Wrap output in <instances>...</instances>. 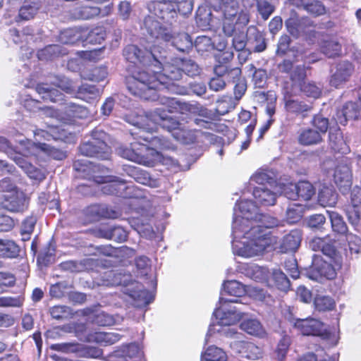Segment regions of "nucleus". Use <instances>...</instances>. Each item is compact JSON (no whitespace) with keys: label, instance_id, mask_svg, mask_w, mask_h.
I'll return each instance as SVG.
<instances>
[{"label":"nucleus","instance_id":"nucleus-1","mask_svg":"<svg viewBox=\"0 0 361 361\" xmlns=\"http://www.w3.org/2000/svg\"><path fill=\"white\" fill-rule=\"evenodd\" d=\"M279 221L267 214H257L255 220H237L233 226V252L244 258L262 256L276 248L278 238L268 228L277 226Z\"/></svg>","mask_w":361,"mask_h":361},{"label":"nucleus","instance_id":"nucleus-2","mask_svg":"<svg viewBox=\"0 0 361 361\" xmlns=\"http://www.w3.org/2000/svg\"><path fill=\"white\" fill-rule=\"evenodd\" d=\"M158 58L161 61V68H150L149 71L137 68L132 73L128 82V90L135 96L145 100L155 101L159 98L157 91L171 89L173 81L178 80L182 77L181 66L178 67L169 62L164 63V57L159 51Z\"/></svg>","mask_w":361,"mask_h":361},{"label":"nucleus","instance_id":"nucleus-3","mask_svg":"<svg viewBox=\"0 0 361 361\" xmlns=\"http://www.w3.org/2000/svg\"><path fill=\"white\" fill-rule=\"evenodd\" d=\"M238 300H230L226 298L220 297V307H217L214 312V316L216 318V323H213L209 327L206 335V341L216 332L222 334L227 337H234L239 338V334L235 329L226 326H232L238 322L243 317L242 311L232 303L238 302Z\"/></svg>","mask_w":361,"mask_h":361},{"label":"nucleus","instance_id":"nucleus-4","mask_svg":"<svg viewBox=\"0 0 361 361\" xmlns=\"http://www.w3.org/2000/svg\"><path fill=\"white\" fill-rule=\"evenodd\" d=\"M145 29L149 39L171 42V44L180 52H187L192 47L190 36L186 32L176 33L161 25L154 16H149L144 20Z\"/></svg>","mask_w":361,"mask_h":361},{"label":"nucleus","instance_id":"nucleus-5","mask_svg":"<svg viewBox=\"0 0 361 361\" xmlns=\"http://www.w3.org/2000/svg\"><path fill=\"white\" fill-rule=\"evenodd\" d=\"M74 169L78 172L84 173L83 177L93 179L98 184L104 183L102 190L107 195H121V190L125 188V182L121 180L112 179L109 176H102L96 175L97 173H104L106 169L100 165L94 164L87 160H77L73 164Z\"/></svg>","mask_w":361,"mask_h":361},{"label":"nucleus","instance_id":"nucleus-6","mask_svg":"<svg viewBox=\"0 0 361 361\" xmlns=\"http://www.w3.org/2000/svg\"><path fill=\"white\" fill-rule=\"evenodd\" d=\"M129 122L137 128H145L147 130H154L156 126L159 125L171 132L172 135L182 125L177 119L169 116L164 109H157L152 112L130 118Z\"/></svg>","mask_w":361,"mask_h":361},{"label":"nucleus","instance_id":"nucleus-7","mask_svg":"<svg viewBox=\"0 0 361 361\" xmlns=\"http://www.w3.org/2000/svg\"><path fill=\"white\" fill-rule=\"evenodd\" d=\"M223 13V31L226 35H232L235 25L245 26L250 21L247 12L239 7L237 0H216Z\"/></svg>","mask_w":361,"mask_h":361},{"label":"nucleus","instance_id":"nucleus-8","mask_svg":"<svg viewBox=\"0 0 361 361\" xmlns=\"http://www.w3.org/2000/svg\"><path fill=\"white\" fill-rule=\"evenodd\" d=\"M123 56L130 63H140L144 67H139L142 70L150 71L151 67H157L159 70L161 68V61L158 58L155 45H148L144 50L138 47L130 44L123 50ZM137 67H135L133 72ZM133 73H131L132 74ZM132 75L127 79V82Z\"/></svg>","mask_w":361,"mask_h":361},{"label":"nucleus","instance_id":"nucleus-9","mask_svg":"<svg viewBox=\"0 0 361 361\" xmlns=\"http://www.w3.org/2000/svg\"><path fill=\"white\" fill-rule=\"evenodd\" d=\"M192 8V0H154L149 5V10L153 8L155 16L167 21L173 18L177 11L187 15Z\"/></svg>","mask_w":361,"mask_h":361},{"label":"nucleus","instance_id":"nucleus-10","mask_svg":"<svg viewBox=\"0 0 361 361\" xmlns=\"http://www.w3.org/2000/svg\"><path fill=\"white\" fill-rule=\"evenodd\" d=\"M106 133L100 130H94L92 140L80 146V152L87 157H95L101 159H108L110 148L105 142Z\"/></svg>","mask_w":361,"mask_h":361},{"label":"nucleus","instance_id":"nucleus-11","mask_svg":"<svg viewBox=\"0 0 361 361\" xmlns=\"http://www.w3.org/2000/svg\"><path fill=\"white\" fill-rule=\"evenodd\" d=\"M306 72L305 66H297L295 71L291 73V81L293 92L297 94L302 92L307 97L317 98L321 94V88L311 82L305 80Z\"/></svg>","mask_w":361,"mask_h":361},{"label":"nucleus","instance_id":"nucleus-12","mask_svg":"<svg viewBox=\"0 0 361 361\" xmlns=\"http://www.w3.org/2000/svg\"><path fill=\"white\" fill-rule=\"evenodd\" d=\"M57 87L69 94L73 93L74 91L71 85L68 81L64 82L63 80L60 81L56 85L47 83L37 85L36 91L41 95L43 100L58 102L63 100V94Z\"/></svg>","mask_w":361,"mask_h":361},{"label":"nucleus","instance_id":"nucleus-13","mask_svg":"<svg viewBox=\"0 0 361 361\" xmlns=\"http://www.w3.org/2000/svg\"><path fill=\"white\" fill-rule=\"evenodd\" d=\"M293 326L305 336H317L324 339H327L329 336V333L324 329V324L312 317L296 319Z\"/></svg>","mask_w":361,"mask_h":361},{"label":"nucleus","instance_id":"nucleus-14","mask_svg":"<svg viewBox=\"0 0 361 361\" xmlns=\"http://www.w3.org/2000/svg\"><path fill=\"white\" fill-rule=\"evenodd\" d=\"M21 149L23 154L25 155H39L42 152L56 160H62L66 157V154L63 151L46 143L36 144L31 140H27L22 143Z\"/></svg>","mask_w":361,"mask_h":361},{"label":"nucleus","instance_id":"nucleus-15","mask_svg":"<svg viewBox=\"0 0 361 361\" xmlns=\"http://www.w3.org/2000/svg\"><path fill=\"white\" fill-rule=\"evenodd\" d=\"M336 276L335 269L330 262L324 260L319 255L312 256V263L308 274L310 279L315 281H319L322 277L333 279Z\"/></svg>","mask_w":361,"mask_h":361},{"label":"nucleus","instance_id":"nucleus-16","mask_svg":"<svg viewBox=\"0 0 361 361\" xmlns=\"http://www.w3.org/2000/svg\"><path fill=\"white\" fill-rule=\"evenodd\" d=\"M26 140H22L20 142L18 147V152H15L11 157L14 162L21 168L25 173L32 179H35L41 181L45 178L44 173L33 166L30 161L27 160L25 157H37V155H25L22 152V143Z\"/></svg>","mask_w":361,"mask_h":361},{"label":"nucleus","instance_id":"nucleus-17","mask_svg":"<svg viewBox=\"0 0 361 361\" xmlns=\"http://www.w3.org/2000/svg\"><path fill=\"white\" fill-rule=\"evenodd\" d=\"M295 95L293 89L291 92H286L284 95L285 109L289 114L295 116H301L302 118L307 116V114L312 111V106L310 102L300 101L294 97Z\"/></svg>","mask_w":361,"mask_h":361},{"label":"nucleus","instance_id":"nucleus-18","mask_svg":"<svg viewBox=\"0 0 361 361\" xmlns=\"http://www.w3.org/2000/svg\"><path fill=\"white\" fill-rule=\"evenodd\" d=\"M138 132H132V135H137V139L142 141L147 142L154 149L160 152L165 150L173 149V145L171 142L164 137L152 136L150 133L152 130H147L145 128H138Z\"/></svg>","mask_w":361,"mask_h":361},{"label":"nucleus","instance_id":"nucleus-19","mask_svg":"<svg viewBox=\"0 0 361 361\" xmlns=\"http://www.w3.org/2000/svg\"><path fill=\"white\" fill-rule=\"evenodd\" d=\"M346 214L352 225L357 226L361 221V188L355 186L350 192V204L347 207Z\"/></svg>","mask_w":361,"mask_h":361},{"label":"nucleus","instance_id":"nucleus-20","mask_svg":"<svg viewBox=\"0 0 361 361\" xmlns=\"http://www.w3.org/2000/svg\"><path fill=\"white\" fill-rule=\"evenodd\" d=\"M1 199L2 206L12 212H20L27 208V200L22 191H14L11 193L3 195Z\"/></svg>","mask_w":361,"mask_h":361},{"label":"nucleus","instance_id":"nucleus-21","mask_svg":"<svg viewBox=\"0 0 361 361\" xmlns=\"http://www.w3.org/2000/svg\"><path fill=\"white\" fill-rule=\"evenodd\" d=\"M125 293L134 301V305L138 307L146 306L154 299L152 293L137 282L128 287Z\"/></svg>","mask_w":361,"mask_h":361},{"label":"nucleus","instance_id":"nucleus-22","mask_svg":"<svg viewBox=\"0 0 361 361\" xmlns=\"http://www.w3.org/2000/svg\"><path fill=\"white\" fill-rule=\"evenodd\" d=\"M257 207L250 200H241L234 207V219L232 224V236L233 237V226L238 219H247L255 220L257 215Z\"/></svg>","mask_w":361,"mask_h":361},{"label":"nucleus","instance_id":"nucleus-23","mask_svg":"<svg viewBox=\"0 0 361 361\" xmlns=\"http://www.w3.org/2000/svg\"><path fill=\"white\" fill-rule=\"evenodd\" d=\"M279 189L281 188L276 185H273V188L257 186L254 188L252 194L259 204L264 206H271L275 204Z\"/></svg>","mask_w":361,"mask_h":361},{"label":"nucleus","instance_id":"nucleus-24","mask_svg":"<svg viewBox=\"0 0 361 361\" xmlns=\"http://www.w3.org/2000/svg\"><path fill=\"white\" fill-rule=\"evenodd\" d=\"M140 164L145 166H153L156 162H164L163 153L151 145L140 142Z\"/></svg>","mask_w":361,"mask_h":361},{"label":"nucleus","instance_id":"nucleus-25","mask_svg":"<svg viewBox=\"0 0 361 361\" xmlns=\"http://www.w3.org/2000/svg\"><path fill=\"white\" fill-rule=\"evenodd\" d=\"M354 68L350 62L347 61L340 62L336 67V72L332 75L330 80L331 86L338 88L341 87L353 73Z\"/></svg>","mask_w":361,"mask_h":361},{"label":"nucleus","instance_id":"nucleus-26","mask_svg":"<svg viewBox=\"0 0 361 361\" xmlns=\"http://www.w3.org/2000/svg\"><path fill=\"white\" fill-rule=\"evenodd\" d=\"M334 182L342 193L348 191L352 185L351 172L347 164L336 166L334 175Z\"/></svg>","mask_w":361,"mask_h":361},{"label":"nucleus","instance_id":"nucleus-27","mask_svg":"<svg viewBox=\"0 0 361 361\" xmlns=\"http://www.w3.org/2000/svg\"><path fill=\"white\" fill-rule=\"evenodd\" d=\"M302 235L299 230H293L288 234L283 236L280 241V244L276 249H279L281 252H295L299 247L301 243Z\"/></svg>","mask_w":361,"mask_h":361},{"label":"nucleus","instance_id":"nucleus-28","mask_svg":"<svg viewBox=\"0 0 361 361\" xmlns=\"http://www.w3.org/2000/svg\"><path fill=\"white\" fill-rule=\"evenodd\" d=\"M285 25L290 35L298 37L307 32L310 23L307 18H299L296 15H293L286 20Z\"/></svg>","mask_w":361,"mask_h":361},{"label":"nucleus","instance_id":"nucleus-29","mask_svg":"<svg viewBox=\"0 0 361 361\" xmlns=\"http://www.w3.org/2000/svg\"><path fill=\"white\" fill-rule=\"evenodd\" d=\"M309 247L313 251L321 252L330 259L334 258L336 255L334 246L329 242L326 238H313L309 242Z\"/></svg>","mask_w":361,"mask_h":361},{"label":"nucleus","instance_id":"nucleus-30","mask_svg":"<svg viewBox=\"0 0 361 361\" xmlns=\"http://www.w3.org/2000/svg\"><path fill=\"white\" fill-rule=\"evenodd\" d=\"M98 235L104 238L116 242H123L128 236L126 231L118 226H103L99 229Z\"/></svg>","mask_w":361,"mask_h":361},{"label":"nucleus","instance_id":"nucleus-31","mask_svg":"<svg viewBox=\"0 0 361 361\" xmlns=\"http://www.w3.org/2000/svg\"><path fill=\"white\" fill-rule=\"evenodd\" d=\"M247 286H244L235 280L227 281L223 283L221 296L231 295L236 298L244 295L247 292Z\"/></svg>","mask_w":361,"mask_h":361},{"label":"nucleus","instance_id":"nucleus-32","mask_svg":"<svg viewBox=\"0 0 361 361\" xmlns=\"http://www.w3.org/2000/svg\"><path fill=\"white\" fill-rule=\"evenodd\" d=\"M329 142L330 147L335 152L346 154L349 148L343 140L342 133L338 128H331L329 131Z\"/></svg>","mask_w":361,"mask_h":361},{"label":"nucleus","instance_id":"nucleus-33","mask_svg":"<svg viewBox=\"0 0 361 361\" xmlns=\"http://www.w3.org/2000/svg\"><path fill=\"white\" fill-rule=\"evenodd\" d=\"M128 173L137 183L142 185H146L151 188H157L159 185V182L158 180L152 178L148 172L141 169L130 167L128 169Z\"/></svg>","mask_w":361,"mask_h":361},{"label":"nucleus","instance_id":"nucleus-34","mask_svg":"<svg viewBox=\"0 0 361 361\" xmlns=\"http://www.w3.org/2000/svg\"><path fill=\"white\" fill-rule=\"evenodd\" d=\"M121 336L116 332H94L88 335L90 342H95L103 345H112L121 339Z\"/></svg>","mask_w":361,"mask_h":361},{"label":"nucleus","instance_id":"nucleus-35","mask_svg":"<svg viewBox=\"0 0 361 361\" xmlns=\"http://www.w3.org/2000/svg\"><path fill=\"white\" fill-rule=\"evenodd\" d=\"M135 139L137 141L130 143V147H120L118 149V154L130 161L140 164L139 154H140V142L142 141L137 139V135H134Z\"/></svg>","mask_w":361,"mask_h":361},{"label":"nucleus","instance_id":"nucleus-36","mask_svg":"<svg viewBox=\"0 0 361 361\" xmlns=\"http://www.w3.org/2000/svg\"><path fill=\"white\" fill-rule=\"evenodd\" d=\"M338 195L332 187L323 186L318 193V202L322 207H334L337 202Z\"/></svg>","mask_w":361,"mask_h":361},{"label":"nucleus","instance_id":"nucleus-37","mask_svg":"<svg viewBox=\"0 0 361 361\" xmlns=\"http://www.w3.org/2000/svg\"><path fill=\"white\" fill-rule=\"evenodd\" d=\"M101 90L94 85L82 84L78 87L76 97L87 102H92L99 97Z\"/></svg>","mask_w":361,"mask_h":361},{"label":"nucleus","instance_id":"nucleus-38","mask_svg":"<svg viewBox=\"0 0 361 361\" xmlns=\"http://www.w3.org/2000/svg\"><path fill=\"white\" fill-rule=\"evenodd\" d=\"M322 140L321 133L311 128L301 130L298 142L302 145H313L320 143Z\"/></svg>","mask_w":361,"mask_h":361},{"label":"nucleus","instance_id":"nucleus-39","mask_svg":"<svg viewBox=\"0 0 361 361\" xmlns=\"http://www.w3.org/2000/svg\"><path fill=\"white\" fill-rule=\"evenodd\" d=\"M201 361H227V356L221 348L211 345L202 353Z\"/></svg>","mask_w":361,"mask_h":361},{"label":"nucleus","instance_id":"nucleus-40","mask_svg":"<svg viewBox=\"0 0 361 361\" xmlns=\"http://www.w3.org/2000/svg\"><path fill=\"white\" fill-rule=\"evenodd\" d=\"M20 248L13 240L0 239V257L14 258L18 256Z\"/></svg>","mask_w":361,"mask_h":361},{"label":"nucleus","instance_id":"nucleus-41","mask_svg":"<svg viewBox=\"0 0 361 361\" xmlns=\"http://www.w3.org/2000/svg\"><path fill=\"white\" fill-rule=\"evenodd\" d=\"M292 4L296 6L297 7H302L307 12L319 16L325 12L324 6L321 4V2L318 1H314L310 4L305 2V0H289Z\"/></svg>","mask_w":361,"mask_h":361},{"label":"nucleus","instance_id":"nucleus-42","mask_svg":"<svg viewBox=\"0 0 361 361\" xmlns=\"http://www.w3.org/2000/svg\"><path fill=\"white\" fill-rule=\"evenodd\" d=\"M172 136L178 142L185 145L194 142L196 138L195 131L188 129L183 123L178 130L173 133Z\"/></svg>","mask_w":361,"mask_h":361},{"label":"nucleus","instance_id":"nucleus-43","mask_svg":"<svg viewBox=\"0 0 361 361\" xmlns=\"http://www.w3.org/2000/svg\"><path fill=\"white\" fill-rule=\"evenodd\" d=\"M65 54H66V51L59 44L49 45L37 52V56L39 60H49Z\"/></svg>","mask_w":361,"mask_h":361},{"label":"nucleus","instance_id":"nucleus-44","mask_svg":"<svg viewBox=\"0 0 361 361\" xmlns=\"http://www.w3.org/2000/svg\"><path fill=\"white\" fill-rule=\"evenodd\" d=\"M331 224L332 230L339 235H346L348 227L343 217L336 212H327Z\"/></svg>","mask_w":361,"mask_h":361},{"label":"nucleus","instance_id":"nucleus-45","mask_svg":"<svg viewBox=\"0 0 361 361\" xmlns=\"http://www.w3.org/2000/svg\"><path fill=\"white\" fill-rule=\"evenodd\" d=\"M240 328L248 334L262 336L264 334V329L260 322L254 319L243 321L240 324Z\"/></svg>","mask_w":361,"mask_h":361},{"label":"nucleus","instance_id":"nucleus-46","mask_svg":"<svg viewBox=\"0 0 361 361\" xmlns=\"http://www.w3.org/2000/svg\"><path fill=\"white\" fill-rule=\"evenodd\" d=\"M241 25L235 24V31L232 35V47L235 51L243 50L244 48L246 47L247 45V35L245 34L243 31H240V27H244ZM228 37H231V35H228Z\"/></svg>","mask_w":361,"mask_h":361},{"label":"nucleus","instance_id":"nucleus-47","mask_svg":"<svg viewBox=\"0 0 361 361\" xmlns=\"http://www.w3.org/2000/svg\"><path fill=\"white\" fill-rule=\"evenodd\" d=\"M242 350L240 353L243 356L250 360H257L262 357V349L255 344L250 342H240Z\"/></svg>","mask_w":361,"mask_h":361},{"label":"nucleus","instance_id":"nucleus-48","mask_svg":"<svg viewBox=\"0 0 361 361\" xmlns=\"http://www.w3.org/2000/svg\"><path fill=\"white\" fill-rule=\"evenodd\" d=\"M253 183H257L259 186H268L273 188V185H276L273 178L265 171H259L251 176L250 184L252 185Z\"/></svg>","mask_w":361,"mask_h":361},{"label":"nucleus","instance_id":"nucleus-49","mask_svg":"<svg viewBox=\"0 0 361 361\" xmlns=\"http://www.w3.org/2000/svg\"><path fill=\"white\" fill-rule=\"evenodd\" d=\"M245 274L255 281H262L267 278V270L257 264H248L245 269Z\"/></svg>","mask_w":361,"mask_h":361},{"label":"nucleus","instance_id":"nucleus-50","mask_svg":"<svg viewBox=\"0 0 361 361\" xmlns=\"http://www.w3.org/2000/svg\"><path fill=\"white\" fill-rule=\"evenodd\" d=\"M65 113L67 116L76 118H84L87 117L89 114L86 107L73 102L66 104Z\"/></svg>","mask_w":361,"mask_h":361},{"label":"nucleus","instance_id":"nucleus-51","mask_svg":"<svg viewBox=\"0 0 361 361\" xmlns=\"http://www.w3.org/2000/svg\"><path fill=\"white\" fill-rule=\"evenodd\" d=\"M322 51L329 58L335 57L340 55L341 45L336 39L326 40L322 46Z\"/></svg>","mask_w":361,"mask_h":361},{"label":"nucleus","instance_id":"nucleus-52","mask_svg":"<svg viewBox=\"0 0 361 361\" xmlns=\"http://www.w3.org/2000/svg\"><path fill=\"white\" fill-rule=\"evenodd\" d=\"M248 32L250 33V39L249 42H251L252 38L251 36L253 37V42L252 43H255L254 50L256 52H262L264 51L267 48V44L265 42V39L263 35L255 27H250L248 28Z\"/></svg>","mask_w":361,"mask_h":361},{"label":"nucleus","instance_id":"nucleus-53","mask_svg":"<svg viewBox=\"0 0 361 361\" xmlns=\"http://www.w3.org/2000/svg\"><path fill=\"white\" fill-rule=\"evenodd\" d=\"M72 288V284L67 281H61L51 286L49 293L51 297L60 298L68 294Z\"/></svg>","mask_w":361,"mask_h":361},{"label":"nucleus","instance_id":"nucleus-54","mask_svg":"<svg viewBox=\"0 0 361 361\" xmlns=\"http://www.w3.org/2000/svg\"><path fill=\"white\" fill-rule=\"evenodd\" d=\"M315 308L320 312L330 311L335 307L334 300L329 296L317 295L314 300Z\"/></svg>","mask_w":361,"mask_h":361},{"label":"nucleus","instance_id":"nucleus-55","mask_svg":"<svg viewBox=\"0 0 361 361\" xmlns=\"http://www.w3.org/2000/svg\"><path fill=\"white\" fill-rule=\"evenodd\" d=\"M39 9V5L36 2H25L20 8L19 17L23 20L32 18Z\"/></svg>","mask_w":361,"mask_h":361},{"label":"nucleus","instance_id":"nucleus-56","mask_svg":"<svg viewBox=\"0 0 361 361\" xmlns=\"http://www.w3.org/2000/svg\"><path fill=\"white\" fill-rule=\"evenodd\" d=\"M59 39L66 44H77L81 41V34L74 30L69 29L61 32Z\"/></svg>","mask_w":361,"mask_h":361},{"label":"nucleus","instance_id":"nucleus-57","mask_svg":"<svg viewBox=\"0 0 361 361\" xmlns=\"http://www.w3.org/2000/svg\"><path fill=\"white\" fill-rule=\"evenodd\" d=\"M298 196L303 200H309L315 193L313 185L308 181H300L297 183Z\"/></svg>","mask_w":361,"mask_h":361},{"label":"nucleus","instance_id":"nucleus-58","mask_svg":"<svg viewBox=\"0 0 361 361\" xmlns=\"http://www.w3.org/2000/svg\"><path fill=\"white\" fill-rule=\"evenodd\" d=\"M303 214V207L301 204H290L286 210V219L288 223L293 224L300 219Z\"/></svg>","mask_w":361,"mask_h":361},{"label":"nucleus","instance_id":"nucleus-59","mask_svg":"<svg viewBox=\"0 0 361 361\" xmlns=\"http://www.w3.org/2000/svg\"><path fill=\"white\" fill-rule=\"evenodd\" d=\"M100 13V8L97 6H85L75 10V16L76 18L88 20Z\"/></svg>","mask_w":361,"mask_h":361},{"label":"nucleus","instance_id":"nucleus-60","mask_svg":"<svg viewBox=\"0 0 361 361\" xmlns=\"http://www.w3.org/2000/svg\"><path fill=\"white\" fill-rule=\"evenodd\" d=\"M272 279L275 286L280 290L287 291L290 288V281L286 274L279 269L272 272Z\"/></svg>","mask_w":361,"mask_h":361},{"label":"nucleus","instance_id":"nucleus-61","mask_svg":"<svg viewBox=\"0 0 361 361\" xmlns=\"http://www.w3.org/2000/svg\"><path fill=\"white\" fill-rule=\"evenodd\" d=\"M246 293L253 299L261 302H268L270 299V295L267 291L256 286H247Z\"/></svg>","mask_w":361,"mask_h":361},{"label":"nucleus","instance_id":"nucleus-62","mask_svg":"<svg viewBox=\"0 0 361 361\" xmlns=\"http://www.w3.org/2000/svg\"><path fill=\"white\" fill-rule=\"evenodd\" d=\"M182 72L186 75L193 77L200 73L198 65L191 59H180Z\"/></svg>","mask_w":361,"mask_h":361},{"label":"nucleus","instance_id":"nucleus-63","mask_svg":"<svg viewBox=\"0 0 361 361\" xmlns=\"http://www.w3.org/2000/svg\"><path fill=\"white\" fill-rule=\"evenodd\" d=\"M106 32L103 27L92 29L87 37L86 40L91 44H101L105 39Z\"/></svg>","mask_w":361,"mask_h":361},{"label":"nucleus","instance_id":"nucleus-64","mask_svg":"<svg viewBox=\"0 0 361 361\" xmlns=\"http://www.w3.org/2000/svg\"><path fill=\"white\" fill-rule=\"evenodd\" d=\"M290 344V338L288 336H284L280 340L276 350V359L279 361L283 360L288 352Z\"/></svg>","mask_w":361,"mask_h":361}]
</instances>
